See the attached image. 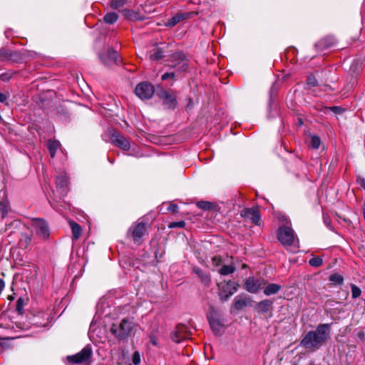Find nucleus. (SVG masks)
I'll return each mask as SVG.
<instances>
[{"label": "nucleus", "mask_w": 365, "mask_h": 365, "mask_svg": "<svg viewBox=\"0 0 365 365\" xmlns=\"http://www.w3.org/2000/svg\"><path fill=\"white\" fill-rule=\"evenodd\" d=\"M330 325L319 324L314 331H309L300 341V346L309 351L319 349L329 338Z\"/></svg>", "instance_id": "obj_1"}, {"label": "nucleus", "mask_w": 365, "mask_h": 365, "mask_svg": "<svg viewBox=\"0 0 365 365\" xmlns=\"http://www.w3.org/2000/svg\"><path fill=\"white\" fill-rule=\"evenodd\" d=\"M277 239L286 248H289L292 246L297 247L296 244L299 241L292 227L287 225H284L278 228Z\"/></svg>", "instance_id": "obj_2"}, {"label": "nucleus", "mask_w": 365, "mask_h": 365, "mask_svg": "<svg viewBox=\"0 0 365 365\" xmlns=\"http://www.w3.org/2000/svg\"><path fill=\"white\" fill-rule=\"evenodd\" d=\"M135 327L134 322L129 319H124L119 325L113 324L111 332L119 339H124L130 335Z\"/></svg>", "instance_id": "obj_3"}, {"label": "nucleus", "mask_w": 365, "mask_h": 365, "mask_svg": "<svg viewBox=\"0 0 365 365\" xmlns=\"http://www.w3.org/2000/svg\"><path fill=\"white\" fill-rule=\"evenodd\" d=\"M217 287L220 300L226 302L237 291L239 284L235 281L229 280L218 283Z\"/></svg>", "instance_id": "obj_4"}, {"label": "nucleus", "mask_w": 365, "mask_h": 365, "mask_svg": "<svg viewBox=\"0 0 365 365\" xmlns=\"http://www.w3.org/2000/svg\"><path fill=\"white\" fill-rule=\"evenodd\" d=\"M31 227L36 235L43 240H48L50 237V228L48 222L42 218H34L31 220Z\"/></svg>", "instance_id": "obj_5"}, {"label": "nucleus", "mask_w": 365, "mask_h": 365, "mask_svg": "<svg viewBox=\"0 0 365 365\" xmlns=\"http://www.w3.org/2000/svg\"><path fill=\"white\" fill-rule=\"evenodd\" d=\"M135 93L140 99L148 100L151 98L155 93L154 86L148 82H142L136 86Z\"/></svg>", "instance_id": "obj_6"}, {"label": "nucleus", "mask_w": 365, "mask_h": 365, "mask_svg": "<svg viewBox=\"0 0 365 365\" xmlns=\"http://www.w3.org/2000/svg\"><path fill=\"white\" fill-rule=\"evenodd\" d=\"M240 215L245 220H249L256 225H260L261 216L258 207L245 208L241 211Z\"/></svg>", "instance_id": "obj_7"}, {"label": "nucleus", "mask_w": 365, "mask_h": 365, "mask_svg": "<svg viewBox=\"0 0 365 365\" xmlns=\"http://www.w3.org/2000/svg\"><path fill=\"white\" fill-rule=\"evenodd\" d=\"M191 333L187 327L182 324H179L175 329L170 334V338L176 343H180L182 341L189 339Z\"/></svg>", "instance_id": "obj_8"}, {"label": "nucleus", "mask_w": 365, "mask_h": 365, "mask_svg": "<svg viewBox=\"0 0 365 365\" xmlns=\"http://www.w3.org/2000/svg\"><path fill=\"white\" fill-rule=\"evenodd\" d=\"M145 225L142 222L134 223L128 230V233H131L134 242L137 244L140 243L141 238L145 235Z\"/></svg>", "instance_id": "obj_9"}, {"label": "nucleus", "mask_w": 365, "mask_h": 365, "mask_svg": "<svg viewBox=\"0 0 365 365\" xmlns=\"http://www.w3.org/2000/svg\"><path fill=\"white\" fill-rule=\"evenodd\" d=\"M91 355V349L89 346H86L80 352L73 356H68L67 359L70 362L80 364L88 361Z\"/></svg>", "instance_id": "obj_10"}, {"label": "nucleus", "mask_w": 365, "mask_h": 365, "mask_svg": "<svg viewBox=\"0 0 365 365\" xmlns=\"http://www.w3.org/2000/svg\"><path fill=\"white\" fill-rule=\"evenodd\" d=\"M158 96L163 101V105L169 108H175L177 106L176 96L167 91L161 90L158 93Z\"/></svg>", "instance_id": "obj_11"}, {"label": "nucleus", "mask_w": 365, "mask_h": 365, "mask_svg": "<svg viewBox=\"0 0 365 365\" xmlns=\"http://www.w3.org/2000/svg\"><path fill=\"white\" fill-rule=\"evenodd\" d=\"M99 58L101 62L106 66H112L118 63V53L113 49H108L107 51L101 53Z\"/></svg>", "instance_id": "obj_12"}, {"label": "nucleus", "mask_w": 365, "mask_h": 365, "mask_svg": "<svg viewBox=\"0 0 365 365\" xmlns=\"http://www.w3.org/2000/svg\"><path fill=\"white\" fill-rule=\"evenodd\" d=\"M264 284V280L250 277L246 279L244 287L248 292L257 293Z\"/></svg>", "instance_id": "obj_13"}, {"label": "nucleus", "mask_w": 365, "mask_h": 365, "mask_svg": "<svg viewBox=\"0 0 365 365\" xmlns=\"http://www.w3.org/2000/svg\"><path fill=\"white\" fill-rule=\"evenodd\" d=\"M110 140L113 144L123 150H128L130 149V145L128 140L116 131H113L111 133Z\"/></svg>", "instance_id": "obj_14"}, {"label": "nucleus", "mask_w": 365, "mask_h": 365, "mask_svg": "<svg viewBox=\"0 0 365 365\" xmlns=\"http://www.w3.org/2000/svg\"><path fill=\"white\" fill-rule=\"evenodd\" d=\"M210 327L215 334H220L222 332L224 326L222 322L217 319H214L210 316L207 317Z\"/></svg>", "instance_id": "obj_15"}, {"label": "nucleus", "mask_w": 365, "mask_h": 365, "mask_svg": "<svg viewBox=\"0 0 365 365\" xmlns=\"http://www.w3.org/2000/svg\"><path fill=\"white\" fill-rule=\"evenodd\" d=\"M49 154L52 158L56 155V152L61 149V143L58 140H48L46 143Z\"/></svg>", "instance_id": "obj_16"}, {"label": "nucleus", "mask_w": 365, "mask_h": 365, "mask_svg": "<svg viewBox=\"0 0 365 365\" xmlns=\"http://www.w3.org/2000/svg\"><path fill=\"white\" fill-rule=\"evenodd\" d=\"M272 304V302L269 299H264L257 304L255 309L261 314H265Z\"/></svg>", "instance_id": "obj_17"}, {"label": "nucleus", "mask_w": 365, "mask_h": 365, "mask_svg": "<svg viewBox=\"0 0 365 365\" xmlns=\"http://www.w3.org/2000/svg\"><path fill=\"white\" fill-rule=\"evenodd\" d=\"M69 225L72 231V238L73 240H77L81 234V227L78 223L73 221L69 222Z\"/></svg>", "instance_id": "obj_18"}, {"label": "nucleus", "mask_w": 365, "mask_h": 365, "mask_svg": "<svg viewBox=\"0 0 365 365\" xmlns=\"http://www.w3.org/2000/svg\"><path fill=\"white\" fill-rule=\"evenodd\" d=\"M280 289H281L280 285H279L277 284L272 283V284H269L267 286H266L264 287V293L265 295L269 296L272 294H277Z\"/></svg>", "instance_id": "obj_19"}, {"label": "nucleus", "mask_w": 365, "mask_h": 365, "mask_svg": "<svg viewBox=\"0 0 365 365\" xmlns=\"http://www.w3.org/2000/svg\"><path fill=\"white\" fill-rule=\"evenodd\" d=\"M247 299L242 296H237L234 299V307L237 310H240L247 306Z\"/></svg>", "instance_id": "obj_20"}, {"label": "nucleus", "mask_w": 365, "mask_h": 365, "mask_svg": "<svg viewBox=\"0 0 365 365\" xmlns=\"http://www.w3.org/2000/svg\"><path fill=\"white\" fill-rule=\"evenodd\" d=\"M32 237V234H22L19 240V245L21 247L27 248L31 243Z\"/></svg>", "instance_id": "obj_21"}, {"label": "nucleus", "mask_w": 365, "mask_h": 365, "mask_svg": "<svg viewBox=\"0 0 365 365\" xmlns=\"http://www.w3.org/2000/svg\"><path fill=\"white\" fill-rule=\"evenodd\" d=\"M174 60L179 61L181 62L180 69L185 71L187 68V63L185 61V56L182 53H176L173 56Z\"/></svg>", "instance_id": "obj_22"}, {"label": "nucleus", "mask_w": 365, "mask_h": 365, "mask_svg": "<svg viewBox=\"0 0 365 365\" xmlns=\"http://www.w3.org/2000/svg\"><path fill=\"white\" fill-rule=\"evenodd\" d=\"M236 269L233 264L223 265L219 270L218 272L223 276L232 274L235 272Z\"/></svg>", "instance_id": "obj_23"}, {"label": "nucleus", "mask_w": 365, "mask_h": 365, "mask_svg": "<svg viewBox=\"0 0 365 365\" xmlns=\"http://www.w3.org/2000/svg\"><path fill=\"white\" fill-rule=\"evenodd\" d=\"M329 281L335 285H340L344 282L343 277L339 274H332L329 276Z\"/></svg>", "instance_id": "obj_24"}, {"label": "nucleus", "mask_w": 365, "mask_h": 365, "mask_svg": "<svg viewBox=\"0 0 365 365\" xmlns=\"http://www.w3.org/2000/svg\"><path fill=\"white\" fill-rule=\"evenodd\" d=\"M118 16L116 13L110 12L106 14L103 19L106 23L113 24L118 20Z\"/></svg>", "instance_id": "obj_25"}, {"label": "nucleus", "mask_w": 365, "mask_h": 365, "mask_svg": "<svg viewBox=\"0 0 365 365\" xmlns=\"http://www.w3.org/2000/svg\"><path fill=\"white\" fill-rule=\"evenodd\" d=\"M56 185L58 187L63 188L68 185V178L66 175L58 176L56 180Z\"/></svg>", "instance_id": "obj_26"}, {"label": "nucleus", "mask_w": 365, "mask_h": 365, "mask_svg": "<svg viewBox=\"0 0 365 365\" xmlns=\"http://www.w3.org/2000/svg\"><path fill=\"white\" fill-rule=\"evenodd\" d=\"M9 210V202L6 200H1L0 202V211L1 213V217L4 218L8 213Z\"/></svg>", "instance_id": "obj_27"}, {"label": "nucleus", "mask_w": 365, "mask_h": 365, "mask_svg": "<svg viewBox=\"0 0 365 365\" xmlns=\"http://www.w3.org/2000/svg\"><path fill=\"white\" fill-rule=\"evenodd\" d=\"M198 277L200 278L201 282L205 287H210V285L211 284V277L208 273L205 272L202 274H201Z\"/></svg>", "instance_id": "obj_28"}, {"label": "nucleus", "mask_w": 365, "mask_h": 365, "mask_svg": "<svg viewBox=\"0 0 365 365\" xmlns=\"http://www.w3.org/2000/svg\"><path fill=\"white\" fill-rule=\"evenodd\" d=\"M181 19L182 16L180 14H177L168 20V21L166 23V26L170 27L174 26L178 23H179L181 21Z\"/></svg>", "instance_id": "obj_29"}, {"label": "nucleus", "mask_w": 365, "mask_h": 365, "mask_svg": "<svg viewBox=\"0 0 365 365\" xmlns=\"http://www.w3.org/2000/svg\"><path fill=\"white\" fill-rule=\"evenodd\" d=\"M309 263L312 267H318L322 264L323 260L321 257H314L309 259Z\"/></svg>", "instance_id": "obj_30"}, {"label": "nucleus", "mask_w": 365, "mask_h": 365, "mask_svg": "<svg viewBox=\"0 0 365 365\" xmlns=\"http://www.w3.org/2000/svg\"><path fill=\"white\" fill-rule=\"evenodd\" d=\"M163 53L161 49L156 48L153 54L150 55V58L154 60H160L163 58Z\"/></svg>", "instance_id": "obj_31"}, {"label": "nucleus", "mask_w": 365, "mask_h": 365, "mask_svg": "<svg viewBox=\"0 0 365 365\" xmlns=\"http://www.w3.org/2000/svg\"><path fill=\"white\" fill-rule=\"evenodd\" d=\"M321 140L320 138L317 135L312 136L311 145L314 149H318L320 146Z\"/></svg>", "instance_id": "obj_32"}, {"label": "nucleus", "mask_w": 365, "mask_h": 365, "mask_svg": "<svg viewBox=\"0 0 365 365\" xmlns=\"http://www.w3.org/2000/svg\"><path fill=\"white\" fill-rule=\"evenodd\" d=\"M127 0H112L110 3V6L113 9H117L120 7H122Z\"/></svg>", "instance_id": "obj_33"}, {"label": "nucleus", "mask_w": 365, "mask_h": 365, "mask_svg": "<svg viewBox=\"0 0 365 365\" xmlns=\"http://www.w3.org/2000/svg\"><path fill=\"white\" fill-rule=\"evenodd\" d=\"M307 85L309 88L314 87L317 85V81L313 75L308 76L307 79Z\"/></svg>", "instance_id": "obj_34"}, {"label": "nucleus", "mask_w": 365, "mask_h": 365, "mask_svg": "<svg viewBox=\"0 0 365 365\" xmlns=\"http://www.w3.org/2000/svg\"><path fill=\"white\" fill-rule=\"evenodd\" d=\"M197 206L204 210H207L211 208V204L206 201H200L197 203Z\"/></svg>", "instance_id": "obj_35"}, {"label": "nucleus", "mask_w": 365, "mask_h": 365, "mask_svg": "<svg viewBox=\"0 0 365 365\" xmlns=\"http://www.w3.org/2000/svg\"><path fill=\"white\" fill-rule=\"evenodd\" d=\"M185 222L184 221L173 222L168 225V227L169 228H175V227L182 228L185 227Z\"/></svg>", "instance_id": "obj_36"}, {"label": "nucleus", "mask_w": 365, "mask_h": 365, "mask_svg": "<svg viewBox=\"0 0 365 365\" xmlns=\"http://www.w3.org/2000/svg\"><path fill=\"white\" fill-rule=\"evenodd\" d=\"M361 289L356 285L351 286V294L353 298H357L361 295Z\"/></svg>", "instance_id": "obj_37"}, {"label": "nucleus", "mask_w": 365, "mask_h": 365, "mask_svg": "<svg viewBox=\"0 0 365 365\" xmlns=\"http://www.w3.org/2000/svg\"><path fill=\"white\" fill-rule=\"evenodd\" d=\"M134 365H139L140 363V356L138 351H135L132 359Z\"/></svg>", "instance_id": "obj_38"}, {"label": "nucleus", "mask_w": 365, "mask_h": 365, "mask_svg": "<svg viewBox=\"0 0 365 365\" xmlns=\"http://www.w3.org/2000/svg\"><path fill=\"white\" fill-rule=\"evenodd\" d=\"M222 262V257L220 256H214L212 257V263L215 267L220 266Z\"/></svg>", "instance_id": "obj_39"}, {"label": "nucleus", "mask_w": 365, "mask_h": 365, "mask_svg": "<svg viewBox=\"0 0 365 365\" xmlns=\"http://www.w3.org/2000/svg\"><path fill=\"white\" fill-rule=\"evenodd\" d=\"M326 110H329L335 113L336 114H340L343 112V109L339 106L327 107Z\"/></svg>", "instance_id": "obj_40"}, {"label": "nucleus", "mask_w": 365, "mask_h": 365, "mask_svg": "<svg viewBox=\"0 0 365 365\" xmlns=\"http://www.w3.org/2000/svg\"><path fill=\"white\" fill-rule=\"evenodd\" d=\"M175 76V73H165L162 76L161 78H162L163 81H165V80H167V79H168L170 78H174Z\"/></svg>", "instance_id": "obj_41"}, {"label": "nucleus", "mask_w": 365, "mask_h": 365, "mask_svg": "<svg viewBox=\"0 0 365 365\" xmlns=\"http://www.w3.org/2000/svg\"><path fill=\"white\" fill-rule=\"evenodd\" d=\"M192 272L196 275H197V277L200 276L201 274H202L205 272L202 269H201L200 268H199L197 267H194L192 269Z\"/></svg>", "instance_id": "obj_42"}, {"label": "nucleus", "mask_w": 365, "mask_h": 365, "mask_svg": "<svg viewBox=\"0 0 365 365\" xmlns=\"http://www.w3.org/2000/svg\"><path fill=\"white\" fill-rule=\"evenodd\" d=\"M178 207L177 205L170 204L168 207V210L172 212H176L178 211Z\"/></svg>", "instance_id": "obj_43"}, {"label": "nucleus", "mask_w": 365, "mask_h": 365, "mask_svg": "<svg viewBox=\"0 0 365 365\" xmlns=\"http://www.w3.org/2000/svg\"><path fill=\"white\" fill-rule=\"evenodd\" d=\"M150 341L154 346L158 345V339L154 335L150 336Z\"/></svg>", "instance_id": "obj_44"}, {"label": "nucleus", "mask_w": 365, "mask_h": 365, "mask_svg": "<svg viewBox=\"0 0 365 365\" xmlns=\"http://www.w3.org/2000/svg\"><path fill=\"white\" fill-rule=\"evenodd\" d=\"M16 309L19 312H21V310L22 309V299H19L17 300Z\"/></svg>", "instance_id": "obj_45"}, {"label": "nucleus", "mask_w": 365, "mask_h": 365, "mask_svg": "<svg viewBox=\"0 0 365 365\" xmlns=\"http://www.w3.org/2000/svg\"><path fill=\"white\" fill-rule=\"evenodd\" d=\"M6 100H7V96L5 94L0 92V102L4 103Z\"/></svg>", "instance_id": "obj_46"}, {"label": "nucleus", "mask_w": 365, "mask_h": 365, "mask_svg": "<svg viewBox=\"0 0 365 365\" xmlns=\"http://www.w3.org/2000/svg\"><path fill=\"white\" fill-rule=\"evenodd\" d=\"M1 78L3 81H6L9 80L11 78V76L6 73H4L1 76Z\"/></svg>", "instance_id": "obj_47"}, {"label": "nucleus", "mask_w": 365, "mask_h": 365, "mask_svg": "<svg viewBox=\"0 0 365 365\" xmlns=\"http://www.w3.org/2000/svg\"><path fill=\"white\" fill-rule=\"evenodd\" d=\"M4 286H5V284H4V280L0 279V293L1 292L3 289L4 288Z\"/></svg>", "instance_id": "obj_48"}, {"label": "nucleus", "mask_w": 365, "mask_h": 365, "mask_svg": "<svg viewBox=\"0 0 365 365\" xmlns=\"http://www.w3.org/2000/svg\"><path fill=\"white\" fill-rule=\"evenodd\" d=\"M361 185L365 189V180H361Z\"/></svg>", "instance_id": "obj_49"}, {"label": "nucleus", "mask_w": 365, "mask_h": 365, "mask_svg": "<svg viewBox=\"0 0 365 365\" xmlns=\"http://www.w3.org/2000/svg\"><path fill=\"white\" fill-rule=\"evenodd\" d=\"M134 18H135V19H140V18L137 17V16H134Z\"/></svg>", "instance_id": "obj_50"}]
</instances>
